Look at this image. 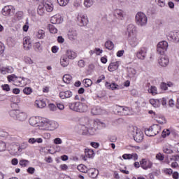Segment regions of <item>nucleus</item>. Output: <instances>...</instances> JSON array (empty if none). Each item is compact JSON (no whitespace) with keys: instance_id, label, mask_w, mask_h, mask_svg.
Wrapping results in <instances>:
<instances>
[{"instance_id":"obj_13","label":"nucleus","mask_w":179,"mask_h":179,"mask_svg":"<svg viewBox=\"0 0 179 179\" xmlns=\"http://www.w3.org/2000/svg\"><path fill=\"white\" fill-rule=\"evenodd\" d=\"M141 166L144 170H148V169H152V166H153V163L150 160L146 161V159H143L141 162H140Z\"/></svg>"},{"instance_id":"obj_44","label":"nucleus","mask_w":179,"mask_h":179,"mask_svg":"<svg viewBox=\"0 0 179 179\" xmlns=\"http://www.w3.org/2000/svg\"><path fill=\"white\" fill-rule=\"evenodd\" d=\"M57 2L60 6H66V4L69 3V0H57Z\"/></svg>"},{"instance_id":"obj_30","label":"nucleus","mask_w":179,"mask_h":179,"mask_svg":"<svg viewBox=\"0 0 179 179\" xmlns=\"http://www.w3.org/2000/svg\"><path fill=\"white\" fill-rule=\"evenodd\" d=\"M69 40H76L78 38V31H71L69 33Z\"/></svg>"},{"instance_id":"obj_14","label":"nucleus","mask_w":179,"mask_h":179,"mask_svg":"<svg viewBox=\"0 0 179 179\" xmlns=\"http://www.w3.org/2000/svg\"><path fill=\"white\" fill-rule=\"evenodd\" d=\"M128 41L131 47H136L137 44H139V41L136 38V35L127 36Z\"/></svg>"},{"instance_id":"obj_50","label":"nucleus","mask_w":179,"mask_h":179,"mask_svg":"<svg viewBox=\"0 0 179 179\" xmlns=\"http://www.w3.org/2000/svg\"><path fill=\"white\" fill-rule=\"evenodd\" d=\"M155 2L161 8H163L166 5V3L164 2V0H155Z\"/></svg>"},{"instance_id":"obj_62","label":"nucleus","mask_w":179,"mask_h":179,"mask_svg":"<svg viewBox=\"0 0 179 179\" xmlns=\"http://www.w3.org/2000/svg\"><path fill=\"white\" fill-rule=\"evenodd\" d=\"M34 171H36V169L34 167H29L27 169V173L29 174H34Z\"/></svg>"},{"instance_id":"obj_22","label":"nucleus","mask_w":179,"mask_h":179,"mask_svg":"<svg viewBox=\"0 0 179 179\" xmlns=\"http://www.w3.org/2000/svg\"><path fill=\"white\" fill-rule=\"evenodd\" d=\"M23 45H24V50H26V51H29V50H30V48H31V42H30V39H29V38H24Z\"/></svg>"},{"instance_id":"obj_36","label":"nucleus","mask_w":179,"mask_h":179,"mask_svg":"<svg viewBox=\"0 0 179 179\" xmlns=\"http://www.w3.org/2000/svg\"><path fill=\"white\" fill-rule=\"evenodd\" d=\"M105 47L107 48V50H111L114 48V43H113L111 41H107L105 43Z\"/></svg>"},{"instance_id":"obj_39","label":"nucleus","mask_w":179,"mask_h":179,"mask_svg":"<svg viewBox=\"0 0 179 179\" xmlns=\"http://www.w3.org/2000/svg\"><path fill=\"white\" fill-rule=\"evenodd\" d=\"M83 83L85 85V87H89L93 85V81L89 78H85L83 80Z\"/></svg>"},{"instance_id":"obj_32","label":"nucleus","mask_w":179,"mask_h":179,"mask_svg":"<svg viewBox=\"0 0 179 179\" xmlns=\"http://www.w3.org/2000/svg\"><path fill=\"white\" fill-rule=\"evenodd\" d=\"M78 170L80 171L81 173H87L89 171V169H87V166L83 165V164H80L77 167Z\"/></svg>"},{"instance_id":"obj_41","label":"nucleus","mask_w":179,"mask_h":179,"mask_svg":"<svg viewBox=\"0 0 179 179\" xmlns=\"http://www.w3.org/2000/svg\"><path fill=\"white\" fill-rule=\"evenodd\" d=\"M29 163H30V162L26 159H21L19 162V164L20 166H22V167H27V166H29Z\"/></svg>"},{"instance_id":"obj_60","label":"nucleus","mask_w":179,"mask_h":179,"mask_svg":"<svg viewBox=\"0 0 179 179\" xmlns=\"http://www.w3.org/2000/svg\"><path fill=\"white\" fill-rule=\"evenodd\" d=\"M62 17L56 16L55 24H60V23H62Z\"/></svg>"},{"instance_id":"obj_15","label":"nucleus","mask_w":179,"mask_h":179,"mask_svg":"<svg viewBox=\"0 0 179 179\" xmlns=\"http://www.w3.org/2000/svg\"><path fill=\"white\" fill-rule=\"evenodd\" d=\"M60 99H71L73 96V93L71 90H67L64 92H60L59 94Z\"/></svg>"},{"instance_id":"obj_45","label":"nucleus","mask_w":179,"mask_h":179,"mask_svg":"<svg viewBox=\"0 0 179 179\" xmlns=\"http://www.w3.org/2000/svg\"><path fill=\"white\" fill-rule=\"evenodd\" d=\"M107 87H108V89H111L112 90H115V89H118V85L115 83H111V84L108 83Z\"/></svg>"},{"instance_id":"obj_16","label":"nucleus","mask_w":179,"mask_h":179,"mask_svg":"<svg viewBox=\"0 0 179 179\" xmlns=\"http://www.w3.org/2000/svg\"><path fill=\"white\" fill-rule=\"evenodd\" d=\"M136 131H138V128L134 126H129L127 128V135L129 138H134L135 134H136Z\"/></svg>"},{"instance_id":"obj_31","label":"nucleus","mask_w":179,"mask_h":179,"mask_svg":"<svg viewBox=\"0 0 179 179\" xmlns=\"http://www.w3.org/2000/svg\"><path fill=\"white\" fill-rule=\"evenodd\" d=\"M150 103L155 108H157V107H160V99H150Z\"/></svg>"},{"instance_id":"obj_48","label":"nucleus","mask_w":179,"mask_h":179,"mask_svg":"<svg viewBox=\"0 0 179 179\" xmlns=\"http://www.w3.org/2000/svg\"><path fill=\"white\" fill-rule=\"evenodd\" d=\"M163 152L164 153H166L167 155H171V153H173V151L167 147L163 148Z\"/></svg>"},{"instance_id":"obj_25","label":"nucleus","mask_w":179,"mask_h":179,"mask_svg":"<svg viewBox=\"0 0 179 179\" xmlns=\"http://www.w3.org/2000/svg\"><path fill=\"white\" fill-rule=\"evenodd\" d=\"M43 8L46 9L47 12H51L52 10H54V6L50 1L45 2V3H43Z\"/></svg>"},{"instance_id":"obj_46","label":"nucleus","mask_w":179,"mask_h":179,"mask_svg":"<svg viewBox=\"0 0 179 179\" xmlns=\"http://www.w3.org/2000/svg\"><path fill=\"white\" fill-rule=\"evenodd\" d=\"M37 12L40 16H43L44 15V7H43V6H39Z\"/></svg>"},{"instance_id":"obj_49","label":"nucleus","mask_w":179,"mask_h":179,"mask_svg":"<svg viewBox=\"0 0 179 179\" xmlns=\"http://www.w3.org/2000/svg\"><path fill=\"white\" fill-rule=\"evenodd\" d=\"M27 148V143H23L21 146L17 147V150L18 152H22L24 149H26Z\"/></svg>"},{"instance_id":"obj_64","label":"nucleus","mask_w":179,"mask_h":179,"mask_svg":"<svg viewBox=\"0 0 179 179\" xmlns=\"http://www.w3.org/2000/svg\"><path fill=\"white\" fill-rule=\"evenodd\" d=\"M172 177L173 179H178L179 178V173L177 171H175Z\"/></svg>"},{"instance_id":"obj_8","label":"nucleus","mask_w":179,"mask_h":179,"mask_svg":"<svg viewBox=\"0 0 179 179\" xmlns=\"http://www.w3.org/2000/svg\"><path fill=\"white\" fill-rule=\"evenodd\" d=\"M78 24L81 27L83 26H87V23H89V20L87 19V16L85 15H80L77 17Z\"/></svg>"},{"instance_id":"obj_43","label":"nucleus","mask_w":179,"mask_h":179,"mask_svg":"<svg viewBox=\"0 0 179 179\" xmlns=\"http://www.w3.org/2000/svg\"><path fill=\"white\" fill-rule=\"evenodd\" d=\"M94 1L93 0H85L84 1V5L86 8H90L92 5H93Z\"/></svg>"},{"instance_id":"obj_23","label":"nucleus","mask_w":179,"mask_h":179,"mask_svg":"<svg viewBox=\"0 0 179 179\" xmlns=\"http://www.w3.org/2000/svg\"><path fill=\"white\" fill-rule=\"evenodd\" d=\"M66 57L69 59H75V58H76L77 57V55H76V52H75L74 51L71 50H69L66 52Z\"/></svg>"},{"instance_id":"obj_20","label":"nucleus","mask_w":179,"mask_h":179,"mask_svg":"<svg viewBox=\"0 0 179 179\" xmlns=\"http://www.w3.org/2000/svg\"><path fill=\"white\" fill-rule=\"evenodd\" d=\"M88 176L91 178H96L99 176V170L92 168L88 169Z\"/></svg>"},{"instance_id":"obj_55","label":"nucleus","mask_w":179,"mask_h":179,"mask_svg":"<svg viewBox=\"0 0 179 179\" xmlns=\"http://www.w3.org/2000/svg\"><path fill=\"white\" fill-rule=\"evenodd\" d=\"M16 17L18 19V20H21L23 17V12L20 11L16 13Z\"/></svg>"},{"instance_id":"obj_27","label":"nucleus","mask_w":179,"mask_h":179,"mask_svg":"<svg viewBox=\"0 0 179 179\" xmlns=\"http://www.w3.org/2000/svg\"><path fill=\"white\" fill-rule=\"evenodd\" d=\"M29 122L32 127H38L39 122L36 117H31L29 119Z\"/></svg>"},{"instance_id":"obj_12","label":"nucleus","mask_w":179,"mask_h":179,"mask_svg":"<svg viewBox=\"0 0 179 179\" xmlns=\"http://www.w3.org/2000/svg\"><path fill=\"white\" fill-rule=\"evenodd\" d=\"M114 16L119 20H124V17H125V13L121 9H116L114 11Z\"/></svg>"},{"instance_id":"obj_28","label":"nucleus","mask_w":179,"mask_h":179,"mask_svg":"<svg viewBox=\"0 0 179 179\" xmlns=\"http://www.w3.org/2000/svg\"><path fill=\"white\" fill-rule=\"evenodd\" d=\"M29 143H31V145H34V143H43V138H31L28 141Z\"/></svg>"},{"instance_id":"obj_18","label":"nucleus","mask_w":179,"mask_h":179,"mask_svg":"<svg viewBox=\"0 0 179 179\" xmlns=\"http://www.w3.org/2000/svg\"><path fill=\"white\" fill-rule=\"evenodd\" d=\"M83 134L86 135H95L96 134V129L93 127L87 128L85 126L83 127Z\"/></svg>"},{"instance_id":"obj_9","label":"nucleus","mask_w":179,"mask_h":179,"mask_svg":"<svg viewBox=\"0 0 179 179\" xmlns=\"http://www.w3.org/2000/svg\"><path fill=\"white\" fill-rule=\"evenodd\" d=\"M146 54H148V48L142 47L137 51L136 57L138 59L143 60L146 58Z\"/></svg>"},{"instance_id":"obj_6","label":"nucleus","mask_w":179,"mask_h":179,"mask_svg":"<svg viewBox=\"0 0 179 179\" xmlns=\"http://www.w3.org/2000/svg\"><path fill=\"white\" fill-rule=\"evenodd\" d=\"M166 37L169 41L179 43V31H170L166 34Z\"/></svg>"},{"instance_id":"obj_4","label":"nucleus","mask_w":179,"mask_h":179,"mask_svg":"<svg viewBox=\"0 0 179 179\" xmlns=\"http://www.w3.org/2000/svg\"><path fill=\"white\" fill-rule=\"evenodd\" d=\"M167 48H169V43L166 41H161L157 45V52L159 55H163L167 51Z\"/></svg>"},{"instance_id":"obj_26","label":"nucleus","mask_w":179,"mask_h":179,"mask_svg":"<svg viewBox=\"0 0 179 179\" xmlns=\"http://www.w3.org/2000/svg\"><path fill=\"white\" fill-rule=\"evenodd\" d=\"M78 106H79V102H72L69 103V108L72 111L78 112Z\"/></svg>"},{"instance_id":"obj_54","label":"nucleus","mask_w":179,"mask_h":179,"mask_svg":"<svg viewBox=\"0 0 179 179\" xmlns=\"http://www.w3.org/2000/svg\"><path fill=\"white\" fill-rule=\"evenodd\" d=\"M5 149H6V144L3 142L0 143V152H3Z\"/></svg>"},{"instance_id":"obj_52","label":"nucleus","mask_w":179,"mask_h":179,"mask_svg":"<svg viewBox=\"0 0 179 179\" xmlns=\"http://www.w3.org/2000/svg\"><path fill=\"white\" fill-rule=\"evenodd\" d=\"M1 87H2V90H4L5 92H9V90H10V87L8 84H4L1 85Z\"/></svg>"},{"instance_id":"obj_19","label":"nucleus","mask_w":179,"mask_h":179,"mask_svg":"<svg viewBox=\"0 0 179 179\" xmlns=\"http://www.w3.org/2000/svg\"><path fill=\"white\" fill-rule=\"evenodd\" d=\"M120 64H121V62L110 63L108 67V71L110 72H114V71H117V69H118V66H120Z\"/></svg>"},{"instance_id":"obj_21","label":"nucleus","mask_w":179,"mask_h":179,"mask_svg":"<svg viewBox=\"0 0 179 179\" xmlns=\"http://www.w3.org/2000/svg\"><path fill=\"white\" fill-rule=\"evenodd\" d=\"M87 111V105L85 103L78 102V113H86Z\"/></svg>"},{"instance_id":"obj_29","label":"nucleus","mask_w":179,"mask_h":179,"mask_svg":"<svg viewBox=\"0 0 179 179\" xmlns=\"http://www.w3.org/2000/svg\"><path fill=\"white\" fill-rule=\"evenodd\" d=\"M119 110L122 115H128L129 114V109L127 107L119 106Z\"/></svg>"},{"instance_id":"obj_34","label":"nucleus","mask_w":179,"mask_h":179,"mask_svg":"<svg viewBox=\"0 0 179 179\" xmlns=\"http://www.w3.org/2000/svg\"><path fill=\"white\" fill-rule=\"evenodd\" d=\"M85 153L86 157H89L90 159H92V157L94 156V152L90 149H85Z\"/></svg>"},{"instance_id":"obj_42","label":"nucleus","mask_w":179,"mask_h":179,"mask_svg":"<svg viewBox=\"0 0 179 179\" xmlns=\"http://www.w3.org/2000/svg\"><path fill=\"white\" fill-rule=\"evenodd\" d=\"M48 27H49V30H50V32L53 34H55V33H57L58 31V29H57L55 28V27H54V25L52 24H49L48 25Z\"/></svg>"},{"instance_id":"obj_38","label":"nucleus","mask_w":179,"mask_h":179,"mask_svg":"<svg viewBox=\"0 0 179 179\" xmlns=\"http://www.w3.org/2000/svg\"><path fill=\"white\" fill-rule=\"evenodd\" d=\"M36 37L40 38V40H42V38L45 37V32L43 31V29H39L37 32Z\"/></svg>"},{"instance_id":"obj_35","label":"nucleus","mask_w":179,"mask_h":179,"mask_svg":"<svg viewBox=\"0 0 179 179\" xmlns=\"http://www.w3.org/2000/svg\"><path fill=\"white\" fill-rule=\"evenodd\" d=\"M35 105L36 106V107H38V108H44V107H45L46 106V103H45V101L41 100V101H36Z\"/></svg>"},{"instance_id":"obj_63","label":"nucleus","mask_w":179,"mask_h":179,"mask_svg":"<svg viewBox=\"0 0 179 179\" xmlns=\"http://www.w3.org/2000/svg\"><path fill=\"white\" fill-rule=\"evenodd\" d=\"M24 61L27 64H29L30 65H31V64H33V60H31V59L30 57H25Z\"/></svg>"},{"instance_id":"obj_7","label":"nucleus","mask_w":179,"mask_h":179,"mask_svg":"<svg viewBox=\"0 0 179 179\" xmlns=\"http://www.w3.org/2000/svg\"><path fill=\"white\" fill-rule=\"evenodd\" d=\"M126 35L127 37L136 35V27L134 24H129L127 25Z\"/></svg>"},{"instance_id":"obj_47","label":"nucleus","mask_w":179,"mask_h":179,"mask_svg":"<svg viewBox=\"0 0 179 179\" xmlns=\"http://www.w3.org/2000/svg\"><path fill=\"white\" fill-rule=\"evenodd\" d=\"M23 92H24V94H31L33 90H31V87H25L23 90Z\"/></svg>"},{"instance_id":"obj_56","label":"nucleus","mask_w":179,"mask_h":179,"mask_svg":"<svg viewBox=\"0 0 179 179\" xmlns=\"http://www.w3.org/2000/svg\"><path fill=\"white\" fill-rule=\"evenodd\" d=\"M0 73H2V75H6V73H8L6 67L0 66Z\"/></svg>"},{"instance_id":"obj_61","label":"nucleus","mask_w":179,"mask_h":179,"mask_svg":"<svg viewBox=\"0 0 179 179\" xmlns=\"http://www.w3.org/2000/svg\"><path fill=\"white\" fill-rule=\"evenodd\" d=\"M122 158L124 160H130L131 159V154H124L122 155Z\"/></svg>"},{"instance_id":"obj_24","label":"nucleus","mask_w":179,"mask_h":179,"mask_svg":"<svg viewBox=\"0 0 179 179\" xmlns=\"http://www.w3.org/2000/svg\"><path fill=\"white\" fill-rule=\"evenodd\" d=\"M60 64L63 68H65L67 65H69V60L68 59V57L65 55H63L61 57Z\"/></svg>"},{"instance_id":"obj_37","label":"nucleus","mask_w":179,"mask_h":179,"mask_svg":"<svg viewBox=\"0 0 179 179\" xmlns=\"http://www.w3.org/2000/svg\"><path fill=\"white\" fill-rule=\"evenodd\" d=\"M148 92L152 94V96H156V94H157V87H156V86H151L150 88L148 89Z\"/></svg>"},{"instance_id":"obj_53","label":"nucleus","mask_w":179,"mask_h":179,"mask_svg":"<svg viewBox=\"0 0 179 179\" xmlns=\"http://www.w3.org/2000/svg\"><path fill=\"white\" fill-rule=\"evenodd\" d=\"M156 159H157V160H159L160 162H163V160H164V156H163L162 153H158L156 155Z\"/></svg>"},{"instance_id":"obj_11","label":"nucleus","mask_w":179,"mask_h":179,"mask_svg":"<svg viewBox=\"0 0 179 179\" xmlns=\"http://www.w3.org/2000/svg\"><path fill=\"white\" fill-rule=\"evenodd\" d=\"M169 57L166 55H161V57H159V59L158 60V63L160 65V66L166 67L169 65Z\"/></svg>"},{"instance_id":"obj_59","label":"nucleus","mask_w":179,"mask_h":179,"mask_svg":"<svg viewBox=\"0 0 179 179\" xmlns=\"http://www.w3.org/2000/svg\"><path fill=\"white\" fill-rule=\"evenodd\" d=\"M54 143H55V145H61V143H62V140L59 138H56L54 140Z\"/></svg>"},{"instance_id":"obj_40","label":"nucleus","mask_w":179,"mask_h":179,"mask_svg":"<svg viewBox=\"0 0 179 179\" xmlns=\"http://www.w3.org/2000/svg\"><path fill=\"white\" fill-rule=\"evenodd\" d=\"M7 79L8 82H15V80H17L19 79V77L16 76L15 74H12L10 76H8Z\"/></svg>"},{"instance_id":"obj_51","label":"nucleus","mask_w":179,"mask_h":179,"mask_svg":"<svg viewBox=\"0 0 179 179\" xmlns=\"http://www.w3.org/2000/svg\"><path fill=\"white\" fill-rule=\"evenodd\" d=\"M170 135V130L169 129H164L162 134V138H166V136H169Z\"/></svg>"},{"instance_id":"obj_33","label":"nucleus","mask_w":179,"mask_h":179,"mask_svg":"<svg viewBox=\"0 0 179 179\" xmlns=\"http://www.w3.org/2000/svg\"><path fill=\"white\" fill-rule=\"evenodd\" d=\"M71 80H72L71 75L66 74L63 76V82H64V83H67V85H69V83H71Z\"/></svg>"},{"instance_id":"obj_57","label":"nucleus","mask_w":179,"mask_h":179,"mask_svg":"<svg viewBox=\"0 0 179 179\" xmlns=\"http://www.w3.org/2000/svg\"><path fill=\"white\" fill-rule=\"evenodd\" d=\"M34 48L36 50V51H41V44H40V43H36Z\"/></svg>"},{"instance_id":"obj_10","label":"nucleus","mask_w":179,"mask_h":179,"mask_svg":"<svg viewBox=\"0 0 179 179\" xmlns=\"http://www.w3.org/2000/svg\"><path fill=\"white\" fill-rule=\"evenodd\" d=\"M15 10H13L11 6H5L2 9V15H3V16H13Z\"/></svg>"},{"instance_id":"obj_2","label":"nucleus","mask_w":179,"mask_h":179,"mask_svg":"<svg viewBox=\"0 0 179 179\" xmlns=\"http://www.w3.org/2000/svg\"><path fill=\"white\" fill-rule=\"evenodd\" d=\"M136 23L138 26L143 27L148 24V17L142 12H138L135 17Z\"/></svg>"},{"instance_id":"obj_58","label":"nucleus","mask_w":179,"mask_h":179,"mask_svg":"<svg viewBox=\"0 0 179 179\" xmlns=\"http://www.w3.org/2000/svg\"><path fill=\"white\" fill-rule=\"evenodd\" d=\"M160 87L162 90H167V84L166 83H162L160 84Z\"/></svg>"},{"instance_id":"obj_17","label":"nucleus","mask_w":179,"mask_h":179,"mask_svg":"<svg viewBox=\"0 0 179 179\" xmlns=\"http://www.w3.org/2000/svg\"><path fill=\"white\" fill-rule=\"evenodd\" d=\"M133 138L136 142H142V141H143V133L140 130H137L136 131V134H134Z\"/></svg>"},{"instance_id":"obj_5","label":"nucleus","mask_w":179,"mask_h":179,"mask_svg":"<svg viewBox=\"0 0 179 179\" xmlns=\"http://www.w3.org/2000/svg\"><path fill=\"white\" fill-rule=\"evenodd\" d=\"M55 125V122H47L45 120H42L41 122H38V127H42L43 129H46V130H51L52 128H55L54 127Z\"/></svg>"},{"instance_id":"obj_3","label":"nucleus","mask_w":179,"mask_h":179,"mask_svg":"<svg viewBox=\"0 0 179 179\" xmlns=\"http://www.w3.org/2000/svg\"><path fill=\"white\" fill-rule=\"evenodd\" d=\"M162 131V128L160 127V125L159 124H154L150 128L145 129V135L147 136H156L159 132Z\"/></svg>"},{"instance_id":"obj_1","label":"nucleus","mask_w":179,"mask_h":179,"mask_svg":"<svg viewBox=\"0 0 179 179\" xmlns=\"http://www.w3.org/2000/svg\"><path fill=\"white\" fill-rule=\"evenodd\" d=\"M9 114L13 118H16L18 121H26L27 120V114L20 112L19 110L13 109L10 110Z\"/></svg>"}]
</instances>
